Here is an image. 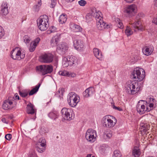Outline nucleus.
Returning <instances> with one entry per match:
<instances>
[{
  "label": "nucleus",
  "mask_w": 157,
  "mask_h": 157,
  "mask_svg": "<svg viewBox=\"0 0 157 157\" xmlns=\"http://www.w3.org/2000/svg\"><path fill=\"white\" fill-rule=\"evenodd\" d=\"M91 15L95 18L96 20L97 27L99 30H103L105 29L110 28L109 25L105 22L101 16L102 14L101 12L97 11L95 8L91 9Z\"/></svg>",
  "instance_id": "obj_1"
},
{
  "label": "nucleus",
  "mask_w": 157,
  "mask_h": 157,
  "mask_svg": "<svg viewBox=\"0 0 157 157\" xmlns=\"http://www.w3.org/2000/svg\"><path fill=\"white\" fill-rule=\"evenodd\" d=\"M125 88L128 94H134L140 90L141 84L135 81L129 80L126 83Z\"/></svg>",
  "instance_id": "obj_2"
},
{
  "label": "nucleus",
  "mask_w": 157,
  "mask_h": 157,
  "mask_svg": "<svg viewBox=\"0 0 157 157\" xmlns=\"http://www.w3.org/2000/svg\"><path fill=\"white\" fill-rule=\"evenodd\" d=\"M145 76V71L142 68L136 67L132 72L131 78L135 79V81H141L143 80Z\"/></svg>",
  "instance_id": "obj_3"
},
{
  "label": "nucleus",
  "mask_w": 157,
  "mask_h": 157,
  "mask_svg": "<svg viewBox=\"0 0 157 157\" xmlns=\"http://www.w3.org/2000/svg\"><path fill=\"white\" fill-rule=\"evenodd\" d=\"M49 18L46 15L40 16L37 20V22L38 28L41 31H44L47 29L49 26Z\"/></svg>",
  "instance_id": "obj_4"
},
{
  "label": "nucleus",
  "mask_w": 157,
  "mask_h": 157,
  "mask_svg": "<svg viewBox=\"0 0 157 157\" xmlns=\"http://www.w3.org/2000/svg\"><path fill=\"white\" fill-rule=\"evenodd\" d=\"M79 96L74 92L70 93L67 95V101L69 105L71 107H75L80 101Z\"/></svg>",
  "instance_id": "obj_5"
},
{
  "label": "nucleus",
  "mask_w": 157,
  "mask_h": 157,
  "mask_svg": "<svg viewBox=\"0 0 157 157\" xmlns=\"http://www.w3.org/2000/svg\"><path fill=\"white\" fill-rule=\"evenodd\" d=\"M77 58L73 56H68L63 58L62 64L64 67H67L69 66H75L78 64Z\"/></svg>",
  "instance_id": "obj_6"
},
{
  "label": "nucleus",
  "mask_w": 157,
  "mask_h": 157,
  "mask_svg": "<svg viewBox=\"0 0 157 157\" xmlns=\"http://www.w3.org/2000/svg\"><path fill=\"white\" fill-rule=\"evenodd\" d=\"M25 51L22 49L18 50L17 48L13 49L10 53V56L13 59L20 60L23 59L25 56Z\"/></svg>",
  "instance_id": "obj_7"
},
{
  "label": "nucleus",
  "mask_w": 157,
  "mask_h": 157,
  "mask_svg": "<svg viewBox=\"0 0 157 157\" xmlns=\"http://www.w3.org/2000/svg\"><path fill=\"white\" fill-rule=\"evenodd\" d=\"M36 70L42 75H44L52 72L53 68L51 65H40L36 67Z\"/></svg>",
  "instance_id": "obj_8"
},
{
  "label": "nucleus",
  "mask_w": 157,
  "mask_h": 157,
  "mask_svg": "<svg viewBox=\"0 0 157 157\" xmlns=\"http://www.w3.org/2000/svg\"><path fill=\"white\" fill-rule=\"evenodd\" d=\"M97 136L96 132L92 129H90L87 131L86 133L85 137L87 140L92 143L95 141Z\"/></svg>",
  "instance_id": "obj_9"
},
{
  "label": "nucleus",
  "mask_w": 157,
  "mask_h": 157,
  "mask_svg": "<svg viewBox=\"0 0 157 157\" xmlns=\"http://www.w3.org/2000/svg\"><path fill=\"white\" fill-rule=\"evenodd\" d=\"M54 56L50 53H45L41 55L39 57L40 61L44 63H49L53 60Z\"/></svg>",
  "instance_id": "obj_10"
},
{
  "label": "nucleus",
  "mask_w": 157,
  "mask_h": 157,
  "mask_svg": "<svg viewBox=\"0 0 157 157\" xmlns=\"http://www.w3.org/2000/svg\"><path fill=\"white\" fill-rule=\"evenodd\" d=\"M112 119L114 120V121L109 118H107L106 117H103V121L104 122L103 123V125L104 127L109 128L113 127L117 122V120L114 117H112Z\"/></svg>",
  "instance_id": "obj_11"
},
{
  "label": "nucleus",
  "mask_w": 157,
  "mask_h": 157,
  "mask_svg": "<svg viewBox=\"0 0 157 157\" xmlns=\"http://www.w3.org/2000/svg\"><path fill=\"white\" fill-rule=\"evenodd\" d=\"M72 110L70 109L63 108L61 110L63 118L65 120L70 121L72 119Z\"/></svg>",
  "instance_id": "obj_12"
},
{
  "label": "nucleus",
  "mask_w": 157,
  "mask_h": 157,
  "mask_svg": "<svg viewBox=\"0 0 157 157\" xmlns=\"http://www.w3.org/2000/svg\"><path fill=\"white\" fill-rule=\"evenodd\" d=\"M73 39L74 48L78 51L82 50L84 47L83 41L80 39Z\"/></svg>",
  "instance_id": "obj_13"
},
{
  "label": "nucleus",
  "mask_w": 157,
  "mask_h": 157,
  "mask_svg": "<svg viewBox=\"0 0 157 157\" xmlns=\"http://www.w3.org/2000/svg\"><path fill=\"white\" fill-rule=\"evenodd\" d=\"M136 8V6L135 5H130L126 8L124 12L129 16H132L135 13Z\"/></svg>",
  "instance_id": "obj_14"
},
{
  "label": "nucleus",
  "mask_w": 157,
  "mask_h": 157,
  "mask_svg": "<svg viewBox=\"0 0 157 157\" xmlns=\"http://www.w3.org/2000/svg\"><path fill=\"white\" fill-rule=\"evenodd\" d=\"M68 48V47L66 43H62L58 45L57 50L62 54H64L67 52Z\"/></svg>",
  "instance_id": "obj_15"
},
{
  "label": "nucleus",
  "mask_w": 157,
  "mask_h": 157,
  "mask_svg": "<svg viewBox=\"0 0 157 157\" xmlns=\"http://www.w3.org/2000/svg\"><path fill=\"white\" fill-rule=\"evenodd\" d=\"M131 24V23H130ZM133 27L132 29L135 32H137L139 30H142L144 29L143 26L141 25L140 21L138 20L137 21L134 22L133 23H131Z\"/></svg>",
  "instance_id": "obj_16"
},
{
  "label": "nucleus",
  "mask_w": 157,
  "mask_h": 157,
  "mask_svg": "<svg viewBox=\"0 0 157 157\" xmlns=\"http://www.w3.org/2000/svg\"><path fill=\"white\" fill-rule=\"evenodd\" d=\"M144 101L143 100L139 101L136 105V109L137 112L140 114H143L145 112V106L143 104H140L141 101Z\"/></svg>",
  "instance_id": "obj_17"
},
{
  "label": "nucleus",
  "mask_w": 157,
  "mask_h": 157,
  "mask_svg": "<svg viewBox=\"0 0 157 157\" xmlns=\"http://www.w3.org/2000/svg\"><path fill=\"white\" fill-rule=\"evenodd\" d=\"M154 50V48L152 45H150L146 46L144 47L142 50L143 53L147 56L151 55Z\"/></svg>",
  "instance_id": "obj_18"
},
{
  "label": "nucleus",
  "mask_w": 157,
  "mask_h": 157,
  "mask_svg": "<svg viewBox=\"0 0 157 157\" xmlns=\"http://www.w3.org/2000/svg\"><path fill=\"white\" fill-rule=\"evenodd\" d=\"M94 88L92 87L86 89L83 92V95L85 97L88 98L91 96L94 92Z\"/></svg>",
  "instance_id": "obj_19"
},
{
  "label": "nucleus",
  "mask_w": 157,
  "mask_h": 157,
  "mask_svg": "<svg viewBox=\"0 0 157 157\" xmlns=\"http://www.w3.org/2000/svg\"><path fill=\"white\" fill-rule=\"evenodd\" d=\"M13 102L12 101L9 100L5 101L2 105V108L5 110L11 109L13 107L12 105Z\"/></svg>",
  "instance_id": "obj_20"
},
{
  "label": "nucleus",
  "mask_w": 157,
  "mask_h": 157,
  "mask_svg": "<svg viewBox=\"0 0 157 157\" xmlns=\"http://www.w3.org/2000/svg\"><path fill=\"white\" fill-rule=\"evenodd\" d=\"M7 3L3 2L1 6V14L3 15H6L9 13L8 9Z\"/></svg>",
  "instance_id": "obj_21"
},
{
  "label": "nucleus",
  "mask_w": 157,
  "mask_h": 157,
  "mask_svg": "<svg viewBox=\"0 0 157 157\" xmlns=\"http://www.w3.org/2000/svg\"><path fill=\"white\" fill-rule=\"evenodd\" d=\"M34 105L31 102H29L27 105V112L29 114L33 115L35 114L36 111L35 110Z\"/></svg>",
  "instance_id": "obj_22"
},
{
  "label": "nucleus",
  "mask_w": 157,
  "mask_h": 157,
  "mask_svg": "<svg viewBox=\"0 0 157 157\" xmlns=\"http://www.w3.org/2000/svg\"><path fill=\"white\" fill-rule=\"evenodd\" d=\"M93 51L94 56L98 59L102 60L103 56L101 52L97 48H94Z\"/></svg>",
  "instance_id": "obj_23"
},
{
  "label": "nucleus",
  "mask_w": 157,
  "mask_h": 157,
  "mask_svg": "<svg viewBox=\"0 0 157 157\" xmlns=\"http://www.w3.org/2000/svg\"><path fill=\"white\" fill-rule=\"evenodd\" d=\"M60 38V36L58 35H56L52 37L50 42L51 46L52 47L56 46Z\"/></svg>",
  "instance_id": "obj_24"
},
{
  "label": "nucleus",
  "mask_w": 157,
  "mask_h": 157,
  "mask_svg": "<svg viewBox=\"0 0 157 157\" xmlns=\"http://www.w3.org/2000/svg\"><path fill=\"white\" fill-rule=\"evenodd\" d=\"M59 116V112L57 111L50 112L48 114V116L51 119L56 120Z\"/></svg>",
  "instance_id": "obj_25"
},
{
  "label": "nucleus",
  "mask_w": 157,
  "mask_h": 157,
  "mask_svg": "<svg viewBox=\"0 0 157 157\" xmlns=\"http://www.w3.org/2000/svg\"><path fill=\"white\" fill-rule=\"evenodd\" d=\"M140 154V149L137 147H134L132 151V155L134 157H139Z\"/></svg>",
  "instance_id": "obj_26"
},
{
  "label": "nucleus",
  "mask_w": 157,
  "mask_h": 157,
  "mask_svg": "<svg viewBox=\"0 0 157 157\" xmlns=\"http://www.w3.org/2000/svg\"><path fill=\"white\" fill-rule=\"evenodd\" d=\"M112 132L110 130H107L104 132L103 137L105 139H109L112 136Z\"/></svg>",
  "instance_id": "obj_27"
},
{
  "label": "nucleus",
  "mask_w": 157,
  "mask_h": 157,
  "mask_svg": "<svg viewBox=\"0 0 157 157\" xmlns=\"http://www.w3.org/2000/svg\"><path fill=\"white\" fill-rule=\"evenodd\" d=\"M64 91V90L63 88L59 89L58 90L56 93L55 96L56 97H58L60 99L61 98L63 97Z\"/></svg>",
  "instance_id": "obj_28"
},
{
  "label": "nucleus",
  "mask_w": 157,
  "mask_h": 157,
  "mask_svg": "<svg viewBox=\"0 0 157 157\" xmlns=\"http://www.w3.org/2000/svg\"><path fill=\"white\" fill-rule=\"evenodd\" d=\"M67 19V15L65 14H62L60 15L59 21L60 24H63L66 21Z\"/></svg>",
  "instance_id": "obj_29"
},
{
  "label": "nucleus",
  "mask_w": 157,
  "mask_h": 157,
  "mask_svg": "<svg viewBox=\"0 0 157 157\" xmlns=\"http://www.w3.org/2000/svg\"><path fill=\"white\" fill-rule=\"evenodd\" d=\"M40 86V84L39 83L37 85H36L35 87L32 89L29 92V95L30 96L33 95L36 93L38 90L39 89Z\"/></svg>",
  "instance_id": "obj_30"
},
{
  "label": "nucleus",
  "mask_w": 157,
  "mask_h": 157,
  "mask_svg": "<svg viewBox=\"0 0 157 157\" xmlns=\"http://www.w3.org/2000/svg\"><path fill=\"white\" fill-rule=\"evenodd\" d=\"M142 127L141 128V131L143 132L144 133H147V131L149 130L150 126L146 124H144L141 126Z\"/></svg>",
  "instance_id": "obj_31"
},
{
  "label": "nucleus",
  "mask_w": 157,
  "mask_h": 157,
  "mask_svg": "<svg viewBox=\"0 0 157 157\" xmlns=\"http://www.w3.org/2000/svg\"><path fill=\"white\" fill-rule=\"evenodd\" d=\"M72 29L75 32H81L82 29L81 27L77 25L74 24L72 27Z\"/></svg>",
  "instance_id": "obj_32"
},
{
  "label": "nucleus",
  "mask_w": 157,
  "mask_h": 157,
  "mask_svg": "<svg viewBox=\"0 0 157 157\" xmlns=\"http://www.w3.org/2000/svg\"><path fill=\"white\" fill-rule=\"evenodd\" d=\"M29 90H25L22 91H19V94L20 96L22 97L25 98L27 96Z\"/></svg>",
  "instance_id": "obj_33"
},
{
  "label": "nucleus",
  "mask_w": 157,
  "mask_h": 157,
  "mask_svg": "<svg viewBox=\"0 0 157 157\" xmlns=\"http://www.w3.org/2000/svg\"><path fill=\"white\" fill-rule=\"evenodd\" d=\"M41 5V0H40L37 3V4L35 5L33 7V9L35 11L37 12L39 11L40 7Z\"/></svg>",
  "instance_id": "obj_34"
},
{
  "label": "nucleus",
  "mask_w": 157,
  "mask_h": 157,
  "mask_svg": "<svg viewBox=\"0 0 157 157\" xmlns=\"http://www.w3.org/2000/svg\"><path fill=\"white\" fill-rule=\"evenodd\" d=\"M122 155L120 151L118 150H115L113 152V157H121Z\"/></svg>",
  "instance_id": "obj_35"
},
{
  "label": "nucleus",
  "mask_w": 157,
  "mask_h": 157,
  "mask_svg": "<svg viewBox=\"0 0 157 157\" xmlns=\"http://www.w3.org/2000/svg\"><path fill=\"white\" fill-rule=\"evenodd\" d=\"M125 33L128 36L131 35L133 33V32L129 27H127L126 29L125 30Z\"/></svg>",
  "instance_id": "obj_36"
},
{
  "label": "nucleus",
  "mask_w": 157,
  "mask_h": 157,
  "mask_svg": "<svg viewBox=\"0 0 157 157\" xmlns=\"http://www.w3.org/2000/svg\"><path fill=\"white\" fill-rule=\"evenodd\" d=\"M36 44H34V43H33L32 42L31 43L30 46L29 48V50L30 52H33L35 49L36 48Z\"/></svg>",
  "instance_id": "obj_37"
},
{
  "label": "nucleus",
  "mask_w": 157,
  "mask_h": 157,
  "mask_svg": "<svg viewBox=\"0 0 157 157\" xmlns=\"http://www.w3.org/2000/svg\"><path fill=\"white\" fill-rule=\"evenodd\" d=\"M58 73L59 75L63 76H67L69 75V72L66 71H59Z\"/></svg>",
  "instance_id": "obj_38"
},
{
  "label": "nucleus",
  "mask_w": 157,
  "mask_h": 157,
  "mask_svg": "<svg viewBox=\"0 0 157 157\" xmlns=\"http://www.w3.org/2000/svg\"><path fill=\"white\" fill-rule=\"evenodd\" d=\"M45 140L44 141H43V142H42V140L41 139L40 140L39 142H38V146H39V147H45L46 144H45Z\"/></svg>",
  "instance_id": "obj_39"
},
{
  "label": "nucleus",
  "mask_w": 157,
  "mask_h": 157,
  "mask_svg": "<svg viewBox=\"0 0 157 157\" xmlns=\"http://www.w3.org/2000/svg\"><path fill=\"white\" fill-rule=\"evenodd\" d=\"M36 151L42 153L44 151V149L43 147H41L39 146H36Z\"/></svg>",
  "instance_id": "obj_40"
},
{
  "label": "nucleus",
  "mask_w": 157,
  "mask_h": 157,
  "mask_svg": "<svg viewBox=\"0 0 157 157\" xmlns=\"http://www.w3.org/2000/svg\"><path fill=\"white\" fill-rule=\"evenodd\" d=\"M79 4L81 6H84L86 4V2L84 0H81L78 2Z\"/></svg>",
  "instance_id": "obj_41"
},
{
  "label": "nucleus",
  "mask_w": 157,
  "mask_h": 157,
  "mask_svg": "<svg viewBox=\"0 0 157 157\" xmlns=\"http://www.w3.org/2000/svg\"><path fill=\"white\" fill-rule=\"evenodd\" d=\"M29 156V157H38L35 152L34 151H33L30 152Z\"/></svg>",
  "instance_id": "obj_42"
},
{
  "label": "nucleus",
  "mask_w": 157,
  "mask_h": 157,
  "mask_svg": "<svg viewBox=\"0 0 157 157\" xmlns=\"http://www.w3.org/2000/svg\"><path fill=\"white\" fill-rule=\"evenodd\" d=\"M112 108L114 109L118 110L120 111H122L123 109H122L119 107L115 106L114 105H112Z\"/></svg>",
  "instance_id": "obj_43"
},
{
  "label": "nucleus",
  "mask_w": 157,
  "mask_h": 157,
  "mask_svg": "<svg viewBox=\"0 0 157 157\" xmlns=\"http://www.w3.org/2000/svg\"><path fill=\"white\" fill-rule=\"evenodd\" d=\"M30 40L29 37L27 36H25L24 37V41L25 43H29Z\"/></svg>",
  "instance_id": "obj_44"
},
{
  "label": "nucleus",
  "mask_w": 157,
  "mask_h": 157,
  "mask_svg": "<svg viewBox=\"0 0 157 157\" xmlns=\"http://www.w3.org/2000/svg\"><path fill=\"white\" fill-rule=\"evenodd\" d=\"M56 1L57 0H51V7L53 8L55 6L56 3Z\"/></svg>",
  "instance_id": "obj_45"
},
{
  "label": "nucleus",
  "mask_w": 157,
  "mask_h": 157,
  "mask_svg": "<svg viewBox=\"0 0 157 157\" xmlns=\"http://www.w3.org/2000/svg\"><path fill=\"white\" fill-rule=\"evenodd\" d=\"M4 35V32L3 29L2 28V27L0 26V38L2 37Z\"/></svg>",
  "instance_id": "obj_46"
},
{
  "label": "nucleus",
  "mask_w": 157,
  "mask_h": 157,
  "mask_svg": "<svg viewBox=\"0 0 157 157\" xmlns=\"http://www.w3.org/2000/svg\"><path fill=\"white\" fill-rule=\"evenodd\" d=\"M40 40V38L39 37H37L36 38L35 40L34 41H33L32 42L33 43H34V44H36V45L37 46Z\"/></svg>",
  "instance_id": "obj_47"
},
{
  "label": "nucleus",
  "mask_w": 157,
  "mask_h": 157,
  "mask_svg": "<svg viewBox=\"0 0 157 157\" xmlns=\"http://www.w3.org/2000/svg\"><path fill=\"white\" fill-rule=\"evenodd\" d=\"M5 138L6 140H10L11 139L12 135L10 134H7L5 136Z\"/></svg>",
  "instance_id": "obj_48"
},
{
  "label": "nucleus",
  "mask_w": 157,
  "mask_h": 157,
  "mask_svg": "<svg viewBox=\"0 0 157 157\" xmlns=\"http://www.w3.org/2000/svg\"><path fill=\"white\" fill-rule=\"evenodd\" d=\"M117 26L121 29H122L123 28V25L122 23L120 21H119L117 24Z\"/></svg>",
  "instance_id": "obj_49"
},
{
  "label": "nucleus",
  "mask_w": 157,
  "mask_h": 157,
  "mask_svg": "<svg viewBox=\"0 0 157 157\" xmlns=\"http://www.w3.org/2000/svg\"><path fill=\"white\" fill-rule=\"evenodd\" d=\"M40 132L41 134H43L46 132H47L44 128H42L40 131Z\"/></svg>",
  "instance_id": "obj_50"
},
{
  "label": "nucleus",
  "mask_w": 157,
  "mask_h": 157,
  "mask_svg": "<svg viewBox=\"0 0 157 157\" xmlns=\"http://www.w3.org/2000/svg\"><path fill=\"white\" fill-rule=\"evenodd\" d=\"M105 147L106 148H105V147L104 146H102L101 147V149L103 150V151L105 152V151H107L108 149H109V147H108V146H105Z\"/></svg>",
  "instance_id": "obj_51"
},
{
  "label": "nucleus",
  "mask_w": 157,
  "mask_h": 157,
  "mask_svg": "<svg viewBox=\"0 0 157 157\" xmlns=\"http://www.w3.org/2000/svg\"><path fill=\"white\" fill-rule=\"evenodd\" d=\"M2 122L3 123H6V124H7L8 123V121H7L6 120V119L4 118H3L2 119Z\"/></svg>",
  "instance_id": "obj_52"
},
{
  "label": "nucleus",
  "mask_w": 157,
  "mask_h": 157,
  "mask_svg": "<svg viewBox=\"0 0 157 157\" xmlns=\"http://www.w3.org/2000/svg\"><path fill=\"white\" fill-rule=\"evenodd\" d=\"M152 22L157 25V17L153 19Z\"/></svg>",
  "instance_id": "obj_53"
},
{
  "label": "nucleus",
  "mask_w": 157,
  "mask_h": 157,
  "mask_svg": "<svg viewBox=\"0 0 157 157\" xmlns=\"http://www.w3.org/2000/svg\"><path fill=\"white\" fill-rule=\"evenodd\" d=\"M150 103H153L155 101V100L154 98H150Z\"/></svg>",
  "instance_id": "obj_54"
},
{
  "label": "nucleus",
  "mask_w": 157,
  "mask_h": 157,
  "mask_svg": "<svg viewBox=\"0 0 157 157\" xmlns=\"http://www.w3.org/2000/svg\"><path fill=\"white\" fill-rule=\"evenodd\" d=\"M15 99H19V97L17 94H16L14 95Z\"/></svg>",
  "instance_id": "obj_55"
},
{
  "label": "nucleus",
  "mask_w": 157,
  "mask_h": 157,
  "mask_svg": "<svg viewBox=\"0 0 157 157\" xmlns=\"http://www.w3.org/2000/svg\"><path fill=\"white\" fill-rule=\"evenodd\" d=\"M154 104L153 103H150L149 105V107L150 108H153Z\"/></svg>",
  "instance_id": "obj_56"
},
{
  "label": "nucleus",
  "mask_w": 157,
  "mask_h": 157,
  "mask_svg": "<svg viewBox=\"0 0 157 157\" xmlns=\"http://www.w3.org/2000/svg\"><path fill=\"white\" fill-rule=\"evenodd\" d=\"M75 75L74 73H71V74L69 75L68 76H70L72 77H74Z\"/></svg>",
  "instance_id": "obj_57"
},
{
  "label": "nucleus",
  "mask_w": 157,
  "mask_h": 157,
  "mask_svg": "<svg viewBox=\"0 0 157 157\" xmlns=\"http://www.w3.org/2000/svg\"><path fill=\"white\" fill-rule=\"evenodd\" d=\"M126 2L128 3H131L134 0H125Z\"/></svg>",
  "instance_id": "obj_58"
},
{
  "label": "nucleus",
  "mask_w": 157,
  "mask_h": 157,
  "mask_svg": "<svg viewBox=\"0 0 157 157\" xmlns=\"http://www.w3.org/2000/svg\"><path fill=\"white\" fill-rule=\"evenodd\" d=\"M154 5L157 7V0H154Z\"/></svg>",
  "instance_id": "obj_59"
},
{
  "label": "nucleus",
  "mask_w": 157,
  "mask_h": 157,
  "mask_svg": "<svg viewBox=\"0 0 157 157\" xmlns=\"http://www.w3.org/2000/svg\"><path fill=\"white\" fill-rule=\"evenodd\" d=\"M151 110V109H149L147 107L146 109H145V111L149 112Z\"/></svg>",
  "instance_id": "obj_60"
},
{
  "label": "nucleus",
  "mask_w": 157,
  "mask_h": 157,
  "mask_svg": "<svg viewBox=\"0 0 157 157\" xmlns=\"http://www.w3.org/2000/svg\"><path fill=\"white\" fill-rule=\"evenodd\" d=\"M86 157H91V154H88L86 156Z\"/></svg>",
  "instance_id": "obj_61"
},
{
  "label": "nucleus",
  "mask_w": 157,
  "mask_h": 157,
  "mask_svg": "<svg viewBox=\"0 0 157 157\" xmlns=\"http://www.w3.org/2000/svg\"><path fill=\"white\" fill-rule=\"evenodd\" d=\"M9 119H12V117H11V116H10L8 118Z\"/></svg>",
  "instance_id": "obj_62"
},
{
  "label": "nucleus",
  "mask_w": 157,
  "mask_h": 157,
  "mask_svg": "<svg viewBox=\"0 0 157 157\" xmlns=\"http://www.w3.org/2000/svg\"><path fill=\"white\" fill-rule=\"evenodd\" d=\"M92 157H95V156H93Z\"/></svg>",
  "instance_id": "obj_63"
}]
</instances>
